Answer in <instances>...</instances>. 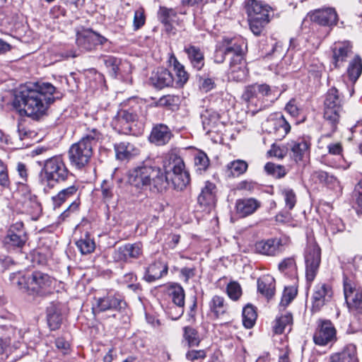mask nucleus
<instances>
[{
    "label": "nucleus",
    "mask_w": 362,
    "mask_h": 362,
    "mask_svg": "<svg viewBox=\"0 0 362 362\" xmlns=\"http://www.w3.org/2000/svg\"><path fill=\"white\" fill-rule=\"evenodd\" d=\"M62 97L50 83H28L16 92L13 105L21 115L39 119L47 113L56 99Z\"/></svg>",
    "instance_id": "f257e3e1"
},
{
    "label": "nucleus",
    "mask_w": 362,
    "mask_h": 362,
    "mask_svg": "<svg viewBox=\"0 0 362 362\" xmlns=\"http://www.w3.org/2000/svg\"><path fill=\"white\" fill-rule=\"evenodd\" d=\"M244 47H246L243 40L238 41L234 39L223 38L218 42L215 52V62L222 63L226 57H229L230 70L232 77L237 80H242L246 75L243 55Z\"/></svg>",
    "instance_id": "f03ea898"
},
{
    "label": "nucleus",
    "mask_w": 362,
    "mask_h": 362,
    "mask_svg": "<svg viewBox=\"0 0 362 362\" xmlns=\"http://www.w3.org/2000/svg\"><path fill=\"white\" fill-rule=\"evenodd\" d=\"M128 182L137 189L144 190L153 187L158 192L165 190L170 185L168 177L159 167L139 166L130 170Z\"/></svg>",
    "instance_id": "7ed1b4c3"
},
{
    "label": "nucleus",
    "mask_w": 362,
    "mask_h": 362,
    "mask_svg": "<svg viewBox=\"0 0 362 362\" xmlns=\"http://www.w3.org/2000/svg\"><path fill=\"white\" fill-rule=\"evenodd\" d=\"M10 279L19 289L29 295L39 296L51 293L55 281L54 278L40 271H34L26 274L20 272L12 274Z\"/></svg>",
    "instance_id": "20e7f679"
},
{
    "label": "nucleus",
    "mask_w": 362,
    "mask_h": 362,
    "mask_svg": "<svg viewBox=\"0 0 362 362\" xmlns=\"http://www.w3.org/2000/svg\"><path fill=\"white\" fill-rule=\"evenodd\" d=\"M103 139V134L95 128L88 129L78 142L72 144L68 154L71 165L76 169L83 168L93 155V147Z\"/></svg>",
    "instance_id": "39448f33"
},
{
    "label": "nucleus",
    "mask_w": 362,
    "mask_h": 362,
    "mask_svg": "<svg viewBox=\"0 0 362 362\" xmlns=\"http://www.w3.org/2000/svg\"><path fill=\"white\" fill-rule=\"evenodd\" d=\"M344 95L335 87L329 88L325 95L323 118L331 132L336 131L343 112Z\"/></svg>",
    "instance_id": "423d86ee"
},
{
    "label": "nucleus",
    "mask_w": 362,
    "mask_h": 362,
    "mask_svg": "<svg viewBox=\"0 0 362 362\" xmlns=\"http://www.w3.org/2000/svg\"><path fill=\"white\" fill-rule=\"evenodd\" d=\"M142 102L131 98L121 103V108L113 119L115 127L124 134L131 132L130 123L136 121L142 115Z\"/></svg>",
    "instance_id": "0eeeda50"
},
{
    "label": "nucleus",
    "mask_w": 362,
    "mask_h": 362,
    "mask_svg": "<svg viewBox=\"0 0 362 362\" xmlns=\"http://www.w3.org/2000/svg\"><path fill=\"white\" fill-rule=\"evenodd\" d=\"M71 175L62 156H54L44 161L40 177L43 184L62 182Z\"/></svg>",
    "instance_id": "6e6552de"
},
{
    "label": "nucleus",
    "mask_w": 362,
    "mask_h": 362,
    "mask_svg": "<svg viewBox=\"0 0 362 362\" xmlns=\"http://www.w3.org/2000/svg\"><path fill=\"white\" fill-rule=\"evenodd\" d=\"M272 94V90L266 83H254L245 88L242 98L247 103L248 107H254L253 111H259L267 105L264 97Z\"/></svg>",
    "instance_id": "1a4fd4ad"
},
{
    "label": "nucleus",
    "mask_w": 362,
    "mask_h": 362,
    "mask_svg": "<svg viewBox=\"0 0 362 362\" xmlns=\"http://www.w3.org/2000/svg\"><path fill=\"white\" fill-rule=\"evenodd\" d=\"M305 278L307 281L312 283L320 268L321 263V250L314 242H308L304 252Z\"/></svg>",
    "instance_id": "9d476101"
},
{
    "label": "nucleus",
    "mask_w": 362,
    "mask_h": 362,
    "mask_svg": "<svg viewBox=\"0 0 362 362\" xmlns=\"http://www.w3.org/2000/svg\"><path fill=\"white\" fill-rule=\"evenodd\" d=\"M344 294L349 311L355 315L362 313V291L351 279L344 278Z\"/></svg>",
    "instance_id": "9b49d317"
},
{
    "label": "nucleus",
    "mask_w": 362,
    "mask_h": 362,
    "mask_svg": "<svg viewBox=\"0 0 362 362\" xmlns=\"http://www.w3.org/2000/svg\"><path fill=\"white\" fill-rule=\"evenodd\" d=\"M262 129L274 136L275 140H282L291 130V126L280 113L271 115L263 124Z\"/></svg>",
    "instance_id": "f8f14e48"
},
{
    "label": "nucleus",
    "mask_w": 362,
    "mask_h": 362,
    "mask_svg": "<svg viewBox=\"0 0 362 362\" xmlns=\"http://www.w3.org/2000/svg\"><path fill=\"white\" fill-rule=\"evenodd\" d=\"M164 173L168 179H171L172 185L177 190H183L190 182L189 173L185 170L184 161L179 156H175L172 173Z\"/></svg>",
    "instance_id": "ddd939ff"
},
{
    "label": "nucleus",
    "mask_w": 362,
    "mask_h": 362,
    "mask_svg": "<svg viewBox=\"0 0 362 362\" xmlns=\"http://www.w3.org/2000/svg\"><path fill=\"white\" fill-rule=\"evenodd\" d=\"M332 296L333 290L329 284L320 282L316 284L311 297L312 312L320 311L327 303L332 300Z\"/></svg>",
    "instance_id": "4468645a"
},
{
    "label": "nucleus",
    "mask_w": 362,
    "mask_h": 362,
    "mask_svg": "<svg viewBox=\"0 0 362 362\" xmlns=\"http://www.w3.org/2000/svg\"><path fill=\"white\" fill-rule=\"evenodd\" d=\"M127 307L126 302L118 294H107L103 297L95 298V304L93 312L97 313L107 310L122 311Z\"/></svg>",
    "instance_id": "2eb2a0df"
},
{
    "label": "nucleus",
    "mask_w": 362,
    "mask_h": 362,
    "mask_svg": "<svg viewBox=\"0 0 362 362\" xmlns=\"http://www.w3.org/2000/svg\"><path fill=\"white\" fill-rule=\"evenodd\" d=\"M312 22L332 28L339 21V16L336 9L333 7H323L309 13Z\"/></svg>",
    "instance_id": "dca6fc26"
},
{
    "label": "nucleus",
    "mask_w": 362,
    "mask_h": 362,
    "mask_svg": "<svg viewBox=\"0 0 362 362\" xmlns=\"http://www.w3.org/2000/svg\"><path fill=\"white\" fill-rule=\"evenodd\" d=\"M336 334V329L331 321L324 320L319 323L313 335V341L317 345L325 346L337 340Z\"/></svg>",
    "instance_id": "f3484780"
},
{
    "label": "nucleus",
    "mask_w": 362,
    "mask_h": 362,
    "mask_svg": "<svg viewBox=\"0 0 362 362\" xmlns=\"http://www.w3.org/2000/svg\"><path fill=\"white\" fill-rule=\"evenodd\" d=\"M310 141L308 137L298 138L296 141H290L286 144V151H289L290 156L299 162L309 157Z\"/></svg>",
    "instance_id": "a211bd4d"
},
{
    "label": "nucleus",
    "mask_w": 362,
    "mask_h": 362,
    "mask_svg": "<svg viewBox=\"0 0 362 362\" xmlns=\"http://www.w3.org/2000/svg\"><path fill=\"white\" fill-rule=\"evenodd\" d=\"M142 254L141 243H127L115 249L112 257L115 262H129L132 259H139Z\"/></svg>",
    "instance_id": "6ab92c4d"
},
{
    "label": "nucleus",
    "mask_w": 362,
    "mask_h": 362,
    "mask_svg": "<svg viewBox=\"0 0 362 362\" xmlns=\"http://www.w3.org/2000/svg\"><path fill=\"white\" fill-rule=\"evenodd\" d=\"M24 344L20 341H13L11 345V339L10 338H0V356L1 359L7 358L10 356L11 359L10 362H13L20 359L23 356Z\"/></svg>",
    "instance_id": "aec40b11"
},
{
    "label": "nucleus",
    "mask_w": 362,
    "mask_h": 362,
    "mask_svg": "<svg viewBox=\"0 0 362 362\" xmlns=\"http://www.w3.org/2000/svg\"><path fill=\"white\" fill-rule=\"evenodd\" d=\"M282 240L280 238H270L258 241L255 244L257 253L267 256H275L280 253L283 248Z\"/></svg>",
    "instance_id": "412c9836"
},
{
    "label": "nucleus",
    "mask_w": 362,
    "mask_h": 362,
    "mask_svg": "<svg viewBox=\"0 0 362 362\" xmlns=\"http://www.w3.org/2000/svg\"><path fill=\"white\" fill-rule=\"evenodd\" d=\"M151 84L158 89L173 86L174 78L169 70L160 67L153 71L149 78Z\"/></svg>",
    "instance_id": "4be33fe9"
},
{
    "label": "nucleus",
    "mask_w": 362,
    "mask_h": 362,
    "mask_svg": "<svg viewBox=\"0 0 362 362\" xmlns=\"http://www.w3.org/2000/svg\"><path fill=\"white\" fill-rule=\"evenodd\" d=\"M169 296L171 297L175 308H177L176 315H173L170 312L171 318L174 320L179 319L184 313L185 305V291L183 288L177 284H173L169 286L168 288Z\"/></svg>",
    "instance_id": "5701e85b"
},
{
    "label": "nucleus",
    "mask_w": 362,
    "mask_h": 362,
    "mask_svg": "<svg viewBox=\"0 0 362 362\" xmlns=\"http://www.w3.org/2000/svg\"><path fill=\"white\" fill-rule=\"evenodd\" d=\"M328 362H358L356 346L346 344L340 351L329 356Z\"/></svg>",
    "instance_id": "b1692460"
},
{
    "label": "nucleus",
    "mask_w": 362,
    "mask_h": 362,
    "mask_svg": "<svg viewBox=\"0 0 362 362\" xmlns=\"http://www.w3.org/2000/svg\"><path fill=\"white\" fill-rule=\"evenodd\" d=\"M260 206V202L255 198L239 199L235 202V211L239 217L245 218L254 214Z\"/></svg>",
    "instance_id": "393cba45"
},
{
    "label": "nucleus",
    "mask_w": 362,
    "mask_h": 362,
    "mask_svg": "<svg viewBox=\"0 0 362 362\" xmlns=\"http://www.w3.org/2000/svg\"><path fill=\"white\" fill-rule=\"evenodd\" d=\"M116 158L120 160H129L139 153V149L133 144L122 141L115 144Z\"/></svg>",
    "instance_id": "a878e982"
},
{
    "label": "nucleus",
    "mask_w": 362,
    "mask_h": 362,
    "mask_svg": "<svg viewBox=\"0 0 362 362\" xmlns=\"http://www.w3.org/2000/svg\"><path fill=\"white\" fill-rule=\"evenodd\" d=\"M275 290V279L272 276L269 274L263 275L257 279V291L267 300L273 298Z\"/></svg>",
    "instance_id": "bb28decb"
},
{
    "label": "nucleus",
    "mask_w": 362,
    "mask_h": 362,
    "mask_svg": "<svg viewBox=\"0 0 362 362\" xmlns=\"http://www.w3.org/2000/svg\"><path fill=\"white\" fill-rule=\"evenodd\" d=\"M172 137V133L165 124H160L154 127L150 135V141L158 146L167 144Z\"/></svg>",
    "instance_id": "cd10ccee"
},
{
    "label": "nucleus",
    "mask_w": 362,
    "mask_h": 362,
    "mask_svg": "<svg viewBox=\"0 0 362 362\" xmlns=\"http://www.w3.org/2000/svg\"><path fill=\"white\" fill-rule=\"evenodd\" d=\"M216 186L210 182H206L204 187L198 196L197 202L202 206H212L216 202Z\"/></svg>",
    "instance_id": "c85d7f7f"
},
{
    "label": "nucleus",
    "mask_w": 362,
    "mask_h": 362,
    "mask_svg": "<svg viewBox=\"0 0 362 362\" xmlns=\"http://www.w3.org/2000/svg\"><path fill=\"white\" fill-rule=\"evenodd\" d=\"M185 52L187 54V57L192 65L197 70H201L204 65V53L199 47L188 45L185 46Z\"/></svg>",
    "instance_id": "c756f323"
},
{
    "label": "nucleus",
    "mask_w": 362,
    "mask_h": 362,
    "mask_svg": "<svg viewBox=\"0 0 362 362\" xmlns=\"http://www.w3.org/2000/svg\"><path fill=\"white\" fill-rule=\"evenodd\" d=\"M79 185L76 183L62 189L59 193L52 197V201L54 209H57L61 206L66 200L78 195Z\"/></svg>",
    "instance_id": "7c9ffc66"
},
{
    "label": "nucleus",
    "mask_w": 362,
    "mask_h": 362,
    "mask_svg": "<svg viewBox=\"0 0 362 362\" xmlns=\"http://www.w3.org/2000/svg\"><path fill=\"white\" fill-rule=\"evenodd\" d=\"M168 272L167 265L160 262H156L151 264L146 270L144 279L148 282H153L160 279Z\"/></svg>",
    "instance_id": "2f4dec72"
},
{
    "label": "nucleus",
    "mask_w": 362,
    "mask_h": 362,
    "mask_svg": "<svg viewBox=\"0 0 362 362\" xmlns=\"http://www.w3.org/2000/svg\"><path fill=\"white\" fill-rule=\"evenodd\" d=\"M177 18V12L173 8L165 6H160L158 11V18L163 23L167 31L173 29L172 24L176 21Z\"/></svg>",
    "instance_id": "473e14b6"
},
{
    "label": "nucleus",
    "mask_w": 362,
    "mask_h": 362,
    "mask_svg": "<svg viewBox=\"0 0 362 362\" xmlns=\"http://www.w3.org/2000/svg\"><path fill=\"white\" fill-rule=\"evenodd\" d=\"M47 320L52 330L59 329L62 322V317L58 305L51 303L47 308Z\"/></svg>",
    "instance_id": "72a5a7b5"
},
{
    "label": "nucleus",
    "mask_w": 362,
    "mask_h": 362,
    "mask_svg": "<svg viewBox=\"0 0 362 362\" xmlns=\"http://www.w3.org/2000/svg\"><path fill=\"white\" fill-rule=\"evenodd\" d=\"M351 45L349 42H338L334 45L333 48V58L334 60V66H339V62L346 60L349 54L351 52Z\"/></svg>",
    "instance_id": "f704fd0d"
},
{
    "label": "nucleus",
    "mask_w": 362,
    "mask_h": 362,
    "mask_svg": "<svg viewBox=\"0 0 362 362\" xmlns=\"http://www.w3.org/2000/svg\"><path fill=\"white\" fill-rule=\"evenodd\" d=\"M245 9L248 18L260 17V15L265 14L266 17H269V7L263 6L260 2L256 0H247L245 2Z\"/></svg>",
    "instance_id": "c9c22d12"
},
{
    "label": "nucleus",
    "mask_w": 362,
    "mask_h": 362,
    "mask_svg": "<svg viewBox=\"0 0 362 362\" xmlns=\"http://www.w3.org/2000/svg\"><path fill=\"white\" fill-rule=\"evenodd\" d=\"M209 308L211 312L216 317L226 314L228 311V306L225 302L223 297L220 296H214L209 302Z\"/></svg>",
    "instance_id": "e433bc0d"
},
{
    "label": "nucleus",
    "mask_w": 362,
    "mask_h": 362,
    "mask_svg": "<svg viewBox=\"0 0 362 362\" xmlns=\"http://www.w3.org/2000/svg\"><path fill=\"white\" fill-rule=\"evenodd\" d=\"M173 67L175 72L174 83L177 87H182L189 79V74L185 71V66L178 60L173 57Z\"/></svg>",
    "instance_id": "4c0bfd02"
},
{
    "label": "nucleus",
    "mask_w": 362,
    "mask_h": 362,
    "mask_svg": "<svg viewBox=\"0 0 362 362\" xmlns=\"http://www.w3.org/2000/svg\"><path fill=\"white\" fill-rule=\"evenodd\" d=\"M77 248L83 255H87L93 252L95 248V243L89 233L86 232L83 236L76 242Z\"/></svg>",
    "instance_id": "58836bf2"
},
{
    "label": "nucleus",
    "mask_w": 362,
    "mask_h": 362,
    "mask_svg": "<svg viewBox=\"0 0 362 362\" xmlns=\"http://www.w3.org/2000/svg\"><path fill=\"white\" fill-rule=\"evenodd\" d=\"M269 17H266L265 14L260 15V17L248 18L250 28L254 35L258 36L261 34L264 27L269 23Z\"/></svg>",
    "instance_id": "ea45409f"
},
{
    "label": "nucleus",
    "mask_w": 362,
    "mask_h": 362,
    "mask_svg": "<svg viewBox=\"0 0 362 362\" xmlns=\"http://www.w3.org/2000/svg\"><path fill=\"white\" fill-rule=\"evenodd\" d=\"M203 127L208 132L212 131L218 122V114L214 111L206 110L201 115Z\"/></svg>",
    "instance_id": "a19ab883"
},
{
    "label": "nucleus",
    "mask_w": 362,
    "mask_h": 362,
    "mask_svg": "<svg viewBox=\"0 0 362 362\" xmlns=\"http://www.w3.org/2000/svg\"><path fill=\"white\" fill-rule=\"evenodd\" d=\"M183 338L189 346H198L201 342L198 331L191 326L183 327Z\"/></svg>",
    "instance_id": "79ce46f5"
},
{
    "label": "nucleus",
    "mask_w": 362,
    "mask_h": 362,
    "mask_svg": "<svg viewBox=\"0 0 362 362\" xmlns=\"http://www.w3.org/2000/svg\"><path fill=\"white\" fill-rule=\"evenodd\" d=\"M103 62L105 66L110 69L112 75L115 77L120 74L122 68L129 66L128 63H122L119 59L112 56L105 57Z\"/></svg>",
    "instance_id": "37998d69"
},
{
    "label": "nucleus",
    "mask_w": 362,
    "mask_h": 362,
    "mask_svg": "<svg viewBox=\"0 0 362 362\" xmlns=\"http://www.w3.org/2000/svg\"><path fill=\"white\" fill-rule=\"evenodd\" d=\"M293 322V317L291 313L282 315L276 318L273 329L275 334H282L286 327H290Z\"/></svg>",
    "instance_id": "c03bdc74"
},
{
    "label": "nucleus",
    "mask_w": 362,
    "mask_h": 362,
    "mask_svg": "<svg viewBox=\"0 0 362 362\" xmlns=\"http://www.w3.org/2000/svg\"><path fill=\"white\" fill-rule=\"evenodd\" d=\"M257 313L255 307L252 305H247L243 310V323L245 327L252 328L257 319Z\"/></svg>",
    "instance_id": "a18cd8bd"
},
{
    "label": "nucleus",
    "mask_w": 362,
    "mask_h": 362,
    "mask_svg": "<svg viewBox=\"0 0 362 362\" xmlns=\"http://www.w3.org/2000/svg\"><path fill=\"white\" fill-rule=\"evenodd\" d=\"M194 163L196 172L202 174L209 166V159L204 152L199 151L194 156Z\"/></svg>",
    "instance_id": "49530a36"
},
{
    "label": "nucleus",
    "mask_w": 362,
    "mask_h": 362,
    "mask_svg": "<svg viewBox=\"0 0 362 362\" xmlns=\"http://www.w3.org/2000/svg\"><path fill=\"white\" fill-rule=\"evenodd\" d=\"M28 240L27 236L16 234H7L4 238V244L8 248H21Z\"/></svg>",
    "instance_id": "de8ad7c7"
},
{
    "label": "nucleus",
    "mask_w": 362,
    "mask_h": 362,
    "mask_svg": "<svg viewBox=\"0 0 362 362\" xmlns=\"http://www.w3.org/2000/svg\"><path fill=\"white\" fill-rule=\"evenodd\" d=\"M348 75L351 81L355 82L362 72V62L359 57H356L350 63L348 68Z\"/></svg>",
    "instance_id": "09e8293b"
},
{
    "label": "nucleus",
    "mask_w": 362,
    "mask_h": 362,
    "mask_svg": "<svg viewBox=\"0 0 362 362\" xmlns=\"http://www.w3.org/2000/svg\"><path fill=\"white\" fill-rule=\"evenodd\" d=\"M247 163L243 160H236L228 165V168L233 176H238L245 173L247 169Z\"/></svg>",
    "instance_id": "8fccbe9b"
},
{
    "label": "nucleus",
    "mask_w": 362,
    "mask_h": 362,
    "mask_svg": "<svg viewBox=\"0 0 362 362\" xmlns=\"http://www.w3.org/2000/svg\"><path fill=\"white\" fill-rule=\"evenodd\" d=\"M264 170L267 174L279 179L284 177L286 174V169L284 166L273 163H267L264 165Z\"/></svg>",
    "instance_id": "3c124183"
},
{
    "label": "nucleus",
    "mask_w": 362,
    "mask_h": 362,
    "mask_svg": "<svg viewBox=\"0 0 362 362\" xmlns=\"http://www.w3.org/2000/svg\"><path fill=\"white\" fill-rule=\"evenodd\" d=\"M345 229V226L342 220L337 216H330L328 219V223L326 228L332 233L335 234L338 232H342Z\"/></svg>",
    "instance_id": "603ef678"
},
{
    "label": "nucleus",
    "mask_w": 362,
    "mask_h": 362,
    "mask_svg": "<svg viewBox=\"0 0 362 362\" xmlns=\"http://www.w3.org/2000/svg\"><path fill=\"white\" fill-rule=\"evenodd\" d=\"M281 194L284 196L286 206L289 210H291L296 203V193L292 189L286 187L281 189Z\"/></svg>",
    "instance_id": "864d4df0"
},
{
    "label": "nucleus",
    "mask_w": 362,
    "mask_h": 362,
    "mask_svg": "<svg viewBox=\"0 0 362 362\" xmlns=\"http://www.w3.org/2000/svg\"><path fill=\"white\" fill-rule=\"evenodd\" d=\"M296 295V288L294 286L285 287L280 302V305L283 307L287 306L295 298Z\"/></svg>",
    "instance_id": "5fc2aeb1"
},
{
    "label": "nucleus",
    "mask_w": 362,
    "mask_h": 362,
    "mask_svg": "<svg viewBox=\"0 0 362 362\" xmlns=\"http://www.w3.org/2000/svg\"><path fill=\"white\" fill-rule=\"evenodd\" d=\"M226 291L229 298L233 300H237L242 295L240 285L235 281L229 283L227 286Z\"/></svg>",
    "instance_id": "6e6d98bb"
},
{
    "label": "nucleus",
    "mask_w": 362,
    "mask_h": 362,
    "mask_svg": "<svg viewBox=\"0 0 362 362\" xmlns=\"http://www.w3.org/2000/svg\"><path fill=\"white\" fill-rule=\"evenodd\" d=\"M296 265L293 258L288 257L282 260L279 264L281 272L288 274L296 270Z\"/></svg>",
    "instance_id": "4d7b16f0"
},
{
    "label": "nucleus",
    "mask_w": 362,
    "mask_h": 362,
    "mask_svg": "<svg viewBox=\"0 0 362 362\" xmlns=\"http://www.w3.org/2000/svg\"><path fill=\"white\" fill-rule=\"evenodd\" d=\"M146 22L144 9L140 8L135 11L133 21V27L134 30L140 29Z\"/></svg>",
    "instance_id": "13d9d810"
},
{
    "label": "nucleus",
    "mask_w": 362,
    "mask_h": 362,
    "mask_svg": "<svg viewBox=\"0 0 362 362\" xmlns=\"http://www.w3.org/2000/svg\"><path fill=\"white\" fill-rule=\"evenodd\" d=\"M354 198L355 199L357 212L362 214V180H360L355 187Z\"/></svg>",
    "instance_id": "bf43d9fd"
},
{
    "label": "nucleus",
    "mask_w": 362,
    "mask_h": 362,
    "mask_svg": "<svg viewBox=\"0 0 362 362\" xmlns=\"http://www.w3.org/2000/svg\"><path fill=\"white\" fill-rule=\"evenodd\" d=\"M103 198L108 202L113 197V186L108 181L104 180L101 185Z\"/></svg>",
    "instance_id": "052dcab7"
},
{
    "label": "nucleus",
    "mask_w": 362,
    "mask_h": 362,
    "mask_svg": "<svg viewBox=\"0 0 362 362\" xmlns=\"http://www.w3.org/2000/svg\"><path fill=\"white\" fill-rule=\"evenodd\" d=\"M205 357L206 352L204 350H191L188 351L186 354L187 359L192 362L204 359Z\"/></svg>",
    "instance_id": "680f3d73"
},
{
    "label": "nucleus",
    "mask_w": 362,
    "mask_h": 362,
    "mask_svg": "<svg viewBox=\"0 0 362 362\" xmlns=\"http://www.w3.org/2000/svg\"><path fill=\"white\" fill-rule=\"evenodd\" d=\"M178 98L172 95H167L161 97L158 100V105L161 106L171 107L176 105Z\"/></svg>",
    "instance_id": "e2e57ef3"
},
{
    "label": "nucleus",
    "mask_w": 362,
    "mask_h": 362,
    "mask_svg": "<svg viewBox=\"0 0 362 362\" xmlns=\"http://www.w3.org/2000/svg\"><path fill=\"white\" fill-rule=\"evenodd\" d=\"M7 234H16L21 235V236H27L24 230V225L21 221H17L16 223L12 224Z\"/></svg>",
    "instance_id": "0e129e2a"
},
{
    "label": "nucleus",
    "mask_w": 362,
    "mask_h": 362,
    "mask_svg": "<svg viewBox=\"0 0 362 362\" xmlns=\"http://www.w3.org/2000/svg\"><path fill=\"white\" fill-rule=\"evenodd\" d=\"M10 184L6 165L3 163L0 165V185L8 187Z\"/></svg>",
    "instance_id": "69168bd1"
},
{
    "label": "nucleus",
    "mask_w": 362,
    "mask_h": 362,
    "mask_svg": "<svg viewBox=\"0 0 362 362\" xmlns=\"http://www.w3.org/2000/svg\"><path fill=\"white\" fill-rule=\"evenodd\" d=\"M180 277L185 281L188 282L189 280L195 276V269L189 267H183L180 272Z\"/></svg>",
    "instance_id": "338daca9"
},
{
    "label": "nucleus",
    "mask_w": 362,
    "mask_h": 362,
    "mask_svg": "<svg viewBox=\"0 0 362 362\" xmlns=\"http://www.w3.org/2000/svg\"><path fill=\"white\" fill-rule=\"evenodd\" d=\"M286 150L276 146L274 144H272L271 149L268 151V153L271 156H274L279 158H283L285 157Z\"/></svg>",
    "instance_id": "774afa93"
}]
</instances>
